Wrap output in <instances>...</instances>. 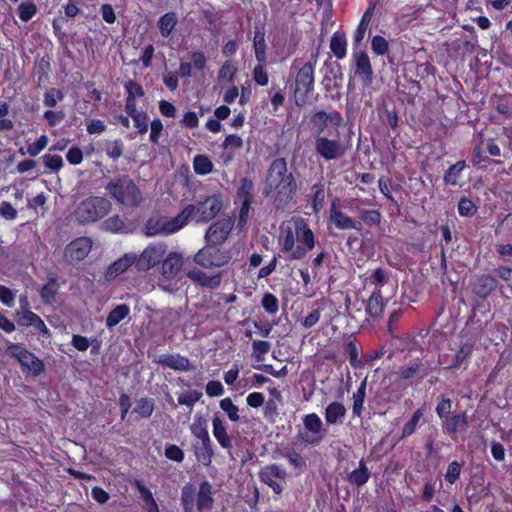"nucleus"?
<instances>
[{"label":"nucleus","instance_id":"6","mask_svg":"<svg viewBox=\"0 0 512 512\" xmlns=\"http://www.w3.org/2000/svg\"><path fill=\"white\" fill-rule=\"evenodd\" d=\"M313 88L314 67L311 62H307L298 70L295 78V104L299 107L304 106Z\"/></svg>","mask_w":512,"mask_h":512},{"label":"nucleus","instance_id":"41","mask_svg":"<svg viewBox=\"0 0 512 512\" xmlns=\"http://www.w3.org/2000/svg\"><path fill=\"white\" fill-rule=\"evenodd\" d=\"M154 400L152 398H140L136 402L133 412L142 418H149L154 411Z\"/></svg>","mask_w":512,"mask_h":512},{"label":"nucleus","instance_id":"16","mask_svg":"<svg viewBox=\"0 0 512 512\" xmlns=\"http://www.w3.org/2000/svg\"><path fill=\"white\" fill-rule=\"evenodd\" d=\"M15 317L18 325L23 327L32 326L42 335H50L49 329L47 328L43 320L34 312L30 310L17 311L15 313Z\"/></svg>","mask_w":512,"mask_h":512},{"label":"nucleus","instance_id":"19","mask_svg":"<svg viewBox=\"0 0 512 512\" xmlns=\"http://www.w3.org/2000/svg\"><path fill=\"white\" fill-rule=\"evenodd\" d=\"M134 265L136 268V253H126L124 256L114 261L107 269L106 278H115L127 271L129 267Z\"/></svg>","mask_w":512,"mask_h":512},{"label":"nucleus","instance_id":"29","mask_svg":"<svg viewBox=\"0 0 512 512\" xmlns=\"http://www.w3.org/2000/svg\"><path fill=\"white\" fill-rule=\"evenodd\" d=\"M370 478V471L366 466L364 459H361L359 462V467L353 470L349 475L347 480L357 487H361L367 483Z\"/></svg>","mask_w":512,"mask_h":512},{"label":"nucleus","instance_id":"27","mask_svg":"<svg viewBox=\"0 0 512 512\" xmlns=\"http://www.w3.org/2000/svg\"><path fill=\"white\" fill-rule=\"evenodd\" d=\"M467 428L468 420L465 412L447 417L443 424L444 432L449 435L455 434L458 430H466Z\"/></svg>","mask_w":512,"mask_h":512},{"label":"nucleus","instance_id":"55","mask_svg":"<svg viewBox=\"0 0 512 512\" xmlns=\"http://www.w3.org/2000/svg\"><path fill=\"white\" fill-rule=\"evenodd\" d=\"M458 211L461 216L469 217L477 212V207L471 200L463 197L459 200Z\"/></svg>","mask_w":512,"mask_h":512},{"label":"nucleus","instance_id":"3","mask_svg":"<svg viewBox=\"0 0 512 512\" xmlns=\"http://www.w3.org/2000/svg\"><path fill=\"white\" fill-rule=\"evenodd\" d=\"M112 208L111 202L100 196H90L81 201L74 214L76 220L81 223H91L106 216Z\"/></svg>","mask_w":512,"mask_h":512},{"label":"nucleus","instance_id":"56","mask_svg":"<svg viewBox=\"0 0 512 512\" xmlns=\"http://www.w3.org/2000/svg\"><path fill=\"white\" fill-rule=\"evenodd\" d=\"M43 162L51 171L57 172L63 166L62 157L59 155L46 154L42 157Z\"/></svg>","mask_w":512,"mask_h":512},{"label":"nucleus","instance_id":"37","mask_svg":"<svg viewBox=\"0 0 512 512\" xmlns=\"http://www.w3.org/2000/svg\"><path fill=\"white\" fill-rule=\"evenodd\" d=\"M193 168L196 174L206 175L213 171V163L206 155L198 154L193 159Z\"/></svg>","mask_w":512,"mask_h":512},{"label":"nucleus","instance_id":"1","mask_svg":"<svg viewBox=\"0 0 512 512\" xmlns=\"http://www.w3.org/2000/svg\"><path fill=\"white\" fill-rule=\"evenodd\" d=\"M109 196L117 203L136 208L143 202V195L135 181L129 175H119L105 186Z\"/></svg>","mask_w":512,"mask_h":512},{"label":"nucleus","instance_id":"14","mask_svg":"<svg viewBox=\"0 0 512 512\" xmlns=\"http://www.w3.org/2000/svg\"><path fill=\"white\" fill-rule=\"evenodd\" d=\"M355 76L361 78L364 86H369L373 82V69L368 54L365 51L354 53Z\"/></svg>","mask_w":512,"mask_h":512},{"label":"nucleus","instance_id":"57","mask_svg":"<svg viewBox=\"0 0 512 512\" xmlns=\"http://www.w3.org/2000/svg\"><path fill=\"white\" fill-rule=\"evenodd\" d=\"M361 219L370 226L378 225L381 221V214L377 210H362L360 212Z\"/></svg>","mask_w":512,"mask_h":512},{"label":"nucleus","instance_id":"7","mask_svg":"<svg viewBox=\"0 0 512 512\" xmlns=\"http://www.w3.org/2000/svg\"><path fill=\"white\" fill-rule=\"evenodd\" d=\"M167 253V245L157 243L148 246L141 254H136V270L146 272L162 262Z\"/></svg>","mask_w":512,"mask_h":512},{"label":"nucleus","instance_id":"4","mask_svg":"<svg viewBox=\"0 0 512 512\" xmlns=\"http://www.w3.org/2000/svg\"><path fill=\"white\" fill-rule=\"evenodd\" d=\"M5 353L18 361L24 373L37 377L45 369L44 362L20 344H9Z\"/></svg>","mask_w":512,"mask_h":512},{"label":"nucleus","instance_id":"8","mask_svg":"<svg viewBox=\"0 0 512 512\" xmlns=\"http://www.w3.org/2000/svg\"><path fill=\"white\" fill-rule=\"evenodd\" d=\"M182 219L184 217H181L180 213L171 220L166 218H149L145 224V235L172 234L184 226Z\"/></svg>","mask_w":512,"mask_h":512},{"label":"nucleus","instance_id":"15","mask_svg":"<svg viewBox=\"0 0 512 512\" xmlns=\"http://www.w3.org/2000/svg\"><path fill=\"white\" fill-rule=\"evenodd\" d=\"M296 190L297 184L295 178L291 173H289L288 176L281 180L278 187V193L275 197L276 207L279 208L280 206L287 204L295 195Z\"/></svg>","mask_w":512,"mask_h":512},{"label":"nucleus","instance_id":"28","mask_svg":"<svg viewBox=\"0 0 512 512\" xmlns=\"http://www.w3.org/2000/svg\"><path fill=\"white\" fill-rule=\"evenodd\" d=\"M213 434L222 448L230 449L232 447V438L226 431L224 421L218 416L213 418Z\"/></svg>","mask_w":512,"mask_h":512},{"label":"nucleus","instance_id":"32","mask_svg":"<svg viewBox=\"0 0 512 512\" xmlns=\"http://www.w3.org/2000/svg\"><path fill=\"white\" fill-rule=\"evenodd\" d=\"M384 304L380 290H376L370 296L367 305L366 313L371 317H379L383 312Z\"/></svg>","mask_w":512,"mask_h":512},{"label":"nucleus","instance_id":"13","mask_svg":"<svg viewBox=\"0 0 512 512\" xmlns=\"http://www.w3.org/2000/svg\"><path fill=\"white\" fill-rule=\"evenodd\" d=\"M233 228L230 219H221L209 226L205 234L206 243L221 245L223 244Z\"/></svg>","mask_w":512,"mask_h":512},{"label":"nucleus","instance_id":"11","mask_svg":"<svg viewBox=\"0 0 512 512\" xmlns=\"http://www.w3.org/2000/svg\"><path fill=\"white\" fill-rule=\"evenodd\" d=\"M499 285L498 280L490 274L475 275L471 281V290L478 298L485 300Z\"/></svg>","mask_w":512,"mask_h":512},{"label":"nucleus","instance_id":"35","mask_svg":"<svg viewBox=\"0 0 512 512\" xmlns=\"http://www.w3.org/2000/svg\"><path fill=\"white\" fill-rule=\"evenodd\" d=\"M177 24V15L175 12L164 14L158 21V27L163 37H168Z\"/></svg>","mask_w":512,"mask_h":512},{"label":"nucleus","instance_id":"52","mask_svg":"<svg viewBox=\"0 0 512 512\" xmlns=\"http://www.w3.org/2000/svg\"><path fill=\"white\" fill-rule=\"evenodd\" d=\"M220 407L223 411H225L231 421H238L239 415H238V407L233 404L232 400L230 398H224L220 401Z\"/></svg>","mask_w":512,"mask_h":512},{"label":"nucleus","instance_id":"50","mask_svg":"<svg viewBox=\"0 0 512 512\" xmlns=\"http://www.w3.org/2000/svg\"><path fill=\"white\" fill-rule=\"evenodd\" d=\"M18 12L19 18L24 22H28L36 14L37 6L33 2L21 3L18 6Z\"/></svg>","mask_w":512,"mask_h":512},{"label":"nucleus","instance_id":"20","mask_svg":"<svg viewBox=\"0 0 512 512\" xmlns=\"http://www.w3.org/2000/svg\"><path fill=\"white\" fill-rule=\"evenodd\" d=\"M158 364L167 366L176 371H189L192 369L188 358L181 355L164 354L156 361Z\"/></svg>","mask_w":512,"mask_h":512},{"label":"nucleus","instance_id":"51","mask_svg":"<svg viewBox=\"0 0 512 512\" xmlns=\"http://www.w3.org/2000/svg\"><path fill=\"white\" fill-rule=\"evenodd\" d=\"M371 48L375 54L385 55L389 51V43L384 37L376 35L372 39Z\"/></svg>","mask_w":512,"mask_h":512},{"label":"nucleus","instance_id":"42","mask_svg":"<svg viewBox=\"0 0 512 512\" xmlns=\"http://www.w3.org/2000/svg\"><path fill=\"white\" fill-rule=\"evenodd\" d=\"M191 433L199 440L210 439L207 430V421L201 415L195 417L193 424L190 427Z\"/></svg>","mask_w":512,"mask_h":512},{"label":"nucleus","instance_id":"45","mask_svg":"<svg viewBox=\"0 0 512 512\" xmlns=\"http://www.w3.org/2000/svg\"><path fill=\"white\" fill-rule=\"evenodd\" d=\"M473 349L472 344H463L455 354L454 362L449 366V369L459 368L471 356Z\"/></svg>","mask_w":512,"mask_h":512},{"label":"nucleus","instance_id":"5","mask_svg":"<svg viewBox=\"0 0 512 512\" xmlns=\"http://www.w3.org/2000/svg\"><path fill=\"white\" fill-rule=\"evenodd\" d=\"M231 259L230 250L222 249L220 245L211 243H206L194 256V262L205 269L222 267Z\"/></svg>","mask_w":512,"mask_h":512},{"label":"nucleus","instance_id":"44","mask_svg":"<svg viewBox=\"0 0 512 512\" xmlns=\"http://www.w3.org/2000/svg\"><path fill=\"white\" fill-rule=\"evenodd\" d=\"M280 454L283 457L287 458L290 464L295 469L303 470L307 466L306 461L303 459V457L292 448H285L280 452Z\"/></svg>","mask_w":512,"mask_h":512},{"label":"nucleus","instance_id":"59","mask_svg":"<svg viewBox=\"0 0 512 512\" xmlns=\"http://www.w3.org/2000/svg\"><path fill=\"white\" fill-rule=\"evenodd\" d=\"M462 465L457 462L453 461L448 465L447 472L445 474V479L447 482L453 484L455 481L459 478L461 473Z\"/></svg>","mask_w":512,"mask_h":512},{"label":"nucleus","instance_id":"48","mask_svg":"<svg viewBox=\"0 0 512 512\" xmlns=\"http://www.w3.org/2000/svg\"><path fill=\"white\" fill-rule=\"evenodd\" d=\"M422 416H423V409H417L413 413L411 419L404 425L401 438L408 437L415 432L418 422L420 421Z\"/></svg>","mask_w":512,"mask_h":512},{"label":"nucleus","instance_id":"2","mask_svg":"<svg viewBox=\"0 0 512 512\" xmlns=\"http://www.w3.org/2000/svg\"><path fill=\"white\" fill-rule=\"evenodd\" d=\"M223 203L219 196L207 197L204 201H200L195 205H187L180 213L184 217L183 224L185 225L191 218L198 223H206L214 219L221 211Z\"/></svg>","mask_w":512,"mask_h":512},{"label":"nucleus","instance_id":"38","mask_svg":"<svg viewBox=\"0 0 512 512\" xmlns=\"http://www.w3.org/2000/svg\"><path fill=\"white\" fill-rule=\"evenodd\" d=\"M367 379L365 378L360 384L358 390L353 394V407L352 413L355 416H360L363 409V403L366 395Z\"/></svg>","mask_w":512,"mask_h":512},{"label":"nucleus","instance_id":"63","mask_svg":"<svg viewBox=\"0 0 512 512\" xmlns=\"http://www.w3.org/2000/svg\"><path fill=\"white\" fill-rule=\"evenodd\" d=\"M47 143L48 137L46 135H42L36 142L28 145L27 153L32 157L37 156L46 147Z\"/></svg>","mask_w":512,"mask_h":512},{"label":"nucleus","instance_id":"9","mask_svg":"<svg viewBox=\"0 0 512 512\" xmlns=\"http://www.w3.org/2000/svg\"><path fill=\"white\" fill-rule=\"evenodd\" d=\"M303 424L311 434L299 433V438L302 441L316 445L324 438L325 430L323 429V423L318 415L314 413L306 415L303 418Z\"/></svg>","mask_w":512,"mask_h":512},{"label":"nucleus","instance_id":"61","mask_svg":"<svg viewBox=\"0 0 512 512\" xmlns=\"http://www.w3.org/2000/svg\"><path fill=\"white\" fill-rule=\"evenodd\" d=\"M165 456L169 459V460H172V461H175V462H182L183 459H184V452L183 450L178 447L177 445H174V444H171V445H168L166 448H165Z\"/></svg>","mask_w":512,"mask_h":512},{"label":"nucleus","instance_id":"23","mask_svg":"<svg viewBox=\"0 0 512 512\" xmlns=\"http://www.w3.org/2000/svg\"><path fill=\"white\" fill-rule=\"evenodd\" d=\"M336 67H337L336 70L332 69L330 71L333 74L332 78L327 75L324 76V78H323L324 90L326 92H332L333 90H336V93L331 95L332 100H340V98H341V93L339 92V89H340L339 81H341L343 79V72H342V67L339 63H337Z\"/></svg>","mask_w":512,"mask_h":512},{"label":"nucleus","instance_id":"64","mask_svg":"<svg viewBox=\"0 0 512 512\" xmlns=\"http://www.w3.org/2000/svg\"><path fill=\"white\" fill-rule=\"evenodd\" d=\"M263 63H259L253 69V79L260 86H266L268 84V74L264 70L262 65Z\"/></svg>","mask_w":512,"mask_h":512},{"label":"nucleus","instance_id":"25","mask_svg":"<svg viewBox=\"0 0 512 512\" xmlns=\"http://www.w3.org/2000/svg\"><path fill=\"white\" fill-rule=\"evenodd\" d=\"M295 235L298 243L307 246L308 249L314 248V234L303 220L296 222Z\"/></svg>","mask_w":512,"mask_h":512},{"label":"nucleus","instance_id":"12","mask_svg":"<svg viewBox=\"0 0 512 512\" xmlns=\"http://www.w3.org/2000/svg\"><path fill=\"white\" fill-rule=\"evenodd\" d=\"M315 150L318 155L328 161L341 157L345 152L339 141L319 135H315Z\"/></svg>","mask_w":512,"mask_h":512},{"label":"nucleus","instance_id":"17","mask_svg":"<svg viewBox=\"0 0 512 512\" xmlns=\"http://www.w3.org/2000/svg\"><path fill=\"white\" fill-rule=\"evenodd\" d=\"M182 266V255L178 252H170L162 260L161 274L165 279L171 280L177 276Z\"/></svg>","mask_w":512,"mask_h":512},{"label":"nucleus","instance_id":"30","mask_svg":"<svg viewBox=\"0 0 512 512\" xmlns=\"http://www.w3.org/2000/svg\"><path fill=\"white\" fill-rule=\"evenodd\" d=\"M346 414L345 406L340 402H332L325 409V420L328 424H336Z\"/></svg>","mask_w":512,"mask_h":512},{"label":"nucleus","instance_id":"21","mask_svg":"<svg viewBox=\"0 0 512 512\" xmlns=\"http://www.w3.org/2000/svg\"><path fill=\"white\" fill-rule=\"evenodd\" d=\"M187 277L194 283L201 285L202 287H208L215 289L221 284V273L213 276H208L201 270H191L187 273Z\"/></svg>","mask_w":512,"mask_h":512},{"label":"nucleus","instance_id":"24","mask_svg":"<svg viewBox=\"0 0 512 512\" xmlns=\"http://www.w3.org/2000/svg\"><path fill=\"white\" fill-rule=\"evenodd\" d=\"M287 162L285 158H276L272 161L267 177L270 178L271 183H274L279 187L281 180L288 176Z\"/></svg>","mask_w":512,"mask_h":512},{"label":"nucleus","instance_id":"54","mask_svg":"<svg viewBox=\"0 0 512 512\" xmlns=\"http://www.w3.org/2000/svg\"><path fill=\"white\" fill-rule=\"evenodd\" d=\"M423 368L420 361H415L412 365L402 368L399 372V380H406L415 377Z\"/></svg>","mask_w":512,"mask_h":512},{"label":"nucleus","instance_id":"10","mask_svg":"<svg viewBox=\"0 0 512 512\" xmlns=\"http://www.w3.org/2000/svg\"><path fill=\"white\" fill-rule=\"evenodd\" d=\"M92 248V241L88 237H79L70 242L64 250V259L68 263L84 260Z\"/></svg>","mask_w":512,"mask_h":512},{"label":"nucleus","instance_id":"34","mask_svg":"<svg viewBox=\"0 0 512 512\" xmlns=\"http://www.w3.org/2000/svg\"><path fill=\"white\" fill-rule=\"evenodd\" d=\"M129 307L126 304L117 305L106 318V326L112 328L116 326L120 321L126 318L129 314Z\"/></svg>","mask_w":512,"mask_h":512},{"label":"nucleus","instance_id":"39","mask_svg":"<svg viewBox=\"0 0 512 512\" xmlns=\"http://www.w3.org/2000/svg\"><path fill=\"white\" fill-rule=\"evenodd\" d=\"M58 292V283L55 278H50L48 282L42 287L40 296L44 303L51 304L55 301Z\"/></svg>","mask_w":512,"mask_h":512},{"label":"nucleus","instance_id":"31","mask_svg":"<svg viewBox=\"0 0 512 512\" xmlns=\"http://www.w3.org/2000/svg\"><path fill=\"white\" fill-rule=\"evenodd\" d=\"M346 47L345 33L342 31L335 32L330 40V48L338 59H343L346 56Z\"/></svg>","mask_w":512,"mask_h":512},{"label":"nucleus","instance_id":"62","mask_svg":"<svg viewBox=\"0 0 512 512\" xmlns=\"http://www.w3.org/2000/svg\"><path fill=\"white\" fill-rule=\"evenodd\" d=\"M132 119L140 134H145L148 131V115L144 111L133 115Z\"/></svg>","mask_w":512,"mask_h":512},{"label":"nucleus","instance_id":"58","mask_svg":"<svg viewBox=\"0 0 512 512\" xmlns=\"http://www.w3.org/2000/svg\"><path fill=\"white\" fill-rule=\"evenodd\" d=\"M202 397V392L200 391H192L189 393L181 394L178 397V403L181 405H186L190 408Z\"/></svg>","mask_w":512,"mask_h":512},{"label":"nucleus","instance_id":"36","mask_svg":"<svg viewBox=\"0 0 512 512\" xmlns=\"http://www.w3.org/2000/svg\"><path fill=\"white\" fill-rule=\"evenodd\" d=\"M103 227L105 230L113 233H128L129 231H131L129 225H127L125 221L118 215L106 219L103 222Z\"/></svg>","mask_w":512,"mask_h":512},{"label":"nucleus","instance_id":"49","mask_svg":"<svg viewBox=\"0 0 512 512\" xmlns=\"http://www.w3.org/2000/svg\"><path fill=\"white\" fill-rule=\"evenodd\" d=\"M270 343L267 341L254 340L252 342L253 354L252 356L256 361L260 362L264 360V355L270 350Z\"/></svg>","mask_w":512,"mask_h":512},{"label":"nucleus","instance_id":"60","mask_svg":"<svg viewBox=\"0 0 512 512\" xmlns=\"http://www.w3.org/2000/svg\"><path fill=\"white\" fill-rule=\"evenodd\" d=\"M263 308L270 314L278 311V299L271 293L264 294L262 298Z\"/></svg>","mask_w":512,"mask_h":512},{"label":"nucleus","instance_id":"53","mask_svg":"<svg viewBox=\"0 0 512 512\" xmlns=\"http://www.w3.org/2000/svg\"><path fill=\"white\" fill-rule=\"evenodd\" d=\"M64 98V94L61 90L56 88H50L46 91L44 97V104L49 108H53L57 104V100H62Z\"/></svg>","mask_w":512,"mask_h":512},{"label":"nucleus","instance_id":"46","mask_svg":"<svg viewBox=\"0 0 512 512\" xmlns=\"http://www.w3.org/2000/svg\"><path fill=\"white\" fill-rule=\"evenodd\" d=\"M254 189V183L248 177H243L240 180V186L237 188V197L242 201L251 200L253 201L252 191Z\"/></svg>","mask_w":512,"mask_h":512},{"label":"nucleus","instance_id":"47","mask_svg":"<svg viewBox=\"0 0 512 512\" xmlns=\"http://www.w3.org/2000/svg\"><path fill=\"white\" fill-rule=\"evenodd\" d=\"M124 144L122 140L107 141L105 143L106 154L113 160H117L123 155Z\"/></svg>","mask_w":512,"mask_h":512},{"label":"nucleus","instance_id":"22","mask_svg":"<svg viewBox=\"0 0 512 512\" xmlns=\"http://www.w3.org/2000/svg\"><path fill=\"white\" fill-rule=\"evenodd\" d=\"M192 449L198 462L204 466H209L214 455L212 443L210 439H203L193 444Z\"/></svg>","mask_w":512,"mask_h":512},{"label":"nucleus","instance_id":"33","mask_svg":"<svg viewBox=\"0 0 512 512\" xmlns=\"http://www.w3.org/2000/svg\"><path fill=\"white\" fill-rule=\"evenodd\" d=\"M196 488L193 484L187 483L181 491V505L184 512H193L195 503Z\"/></svg>","mask_w":512,"mask_h":512},{"label":"nucleus","instance_id":"43","mask_svg":"<svg viewBox=\"0 0 512 512\" xmlns=\"http://www.w3.org/2000/svg\"><path fill=\"white\" fill-rule=\"evenodd\" d=\"M466 164L464 160H460L456 162L455 164L451 165L448 170L445 172L443 180L446 184L450 185H456L457 184V178L460 175V173L465 168Z\"/></svg>","mask_w":512,"mask_h":512},{"label":"nucleus","instance_id":"26","mask_svg":"<svg viewBox=\"0 0 512 512\" xmlns=\"http://www.w3.org/2000/svg\"><path fill=\"white\" fill-rule=\"evenodd\" d=\"M214 500L212 498V486L208 481H203L200 484L199 491L197 494V509L202 511L204 509H211L213 507Z\"/></svg>","mask_w":512,"mask_h":512},{"label":"nucleus","instance_id":"40","mask_svg":"<svg viewBox=\"0 0 512 512\" xmlns=\"http://www.w3.org/2000/svg\"><path fill=\"white\" fill-rule=\"evenodd\" d=\"M310 124L316 131L315 135L322 136V133L328 127L327 116H325V111H313L310 117Z\"/></svg>","mask_w":512,"mask_h":512},{"label":"nucleus","instance_id":"18","mask_svg":"<svg viewBox=\"0 0 512 512\" xmlns=\"http://www.w3.org/2000/svg\"><path fill=\"white\" fill-rule=\"evenodd\" d=\"M336 201L337 200H334L332 202L330 208L331 222H333L339 229H355L360 231L362 229L361 222L354 221L352 218L339 211L336 206Z\"/></svg>","mask_w":512,"mask_h":512}]
</instances>
